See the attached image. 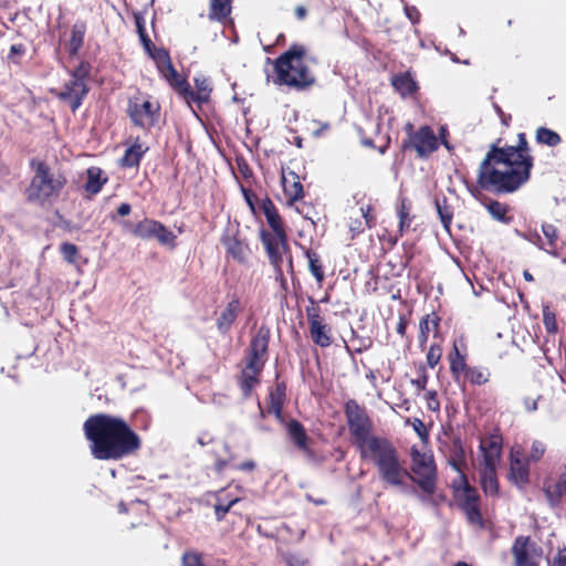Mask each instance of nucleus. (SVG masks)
Listing matches in <instances>:
<instances>
[{"label": "nucleus", "instance_id": "1", "mask_svg": "<svg viewBox=\"0 0 566 566\" xmlns=\"http://www.w3.org/2000/svg\"><path fill=\"white\" fill-rule=\"evenodd\" d=\"M532 159L524 134L517 146L493 147L481 164L480 181L483 186L513 191L530 177Z\"/></svg>", "mask_w": 566, "mask_h": 566}, {"label": "nucleus", "instance_id": "2", "mask_svg": "<svg viewBox=\"0 0 566 566\" xmlns=\"http://www.w3.org/2000/svg\"><path fill=\"white\" fill-rule=\"evenodd\" d=\"M91 452L98 460H118L140 447L138 436L120 418L94 415L84 422Z\"/></svg>", "mask_w": 566, "mask_h": 566}, {"label": "nucleus", "instance_id": "3", "mask_svg": "<svg viewBox=\"0 0 566 566\" xmlns=\"http://www.w3.org/2000/svg\"><path fill=\"white\" fill-rule=\"evenodd\" d=\"M144 49L149 56L156 62L159 72L168 81V83L178 91L189 103L190 99L199 103L206 102L209 96V82L205 77H196L195 83L197 94L190 91L189 84L174 69L168 52L163 48H157L150 38H140Z\"/></svg>", "mask_w": 566, "mask_h": 566}, {"label": "nucleus", "instance_id": "4", "mask_svg": "<svg viewBox=\"0 0 566 566\" xmlns=\"http://www.w3.org/2000/svg\"><path fill=\"white\" fill-rule=\"evenodd\" d=\"M272 82L296 90H304L314 84L315 77L302 48H292L274 62Z\"/></svg>", "mask_w": 566, "mask_h": 566}, {"label": "nucleus", "instance_id": "5", "mask_svg": "<svg viewBox=\"0 0 566 566\" xmlns=\"http://www.w3.org/2000/svg\"><path fill=\"white\" fill-rule=\"evenodd\" d=\"M366 458L376 463L380 479L389 486L402 488L410 478L396 451L387 441L375 444Z\"/></svg>", "mask_w": 566, "mask_h": 566}, {"label": "nucleus", "instance_id": "6", "mask_svg": "<svg viewBox=\"0 0 566 566\" xmlns=\"http://www.w3.org/2000/svg\"><path fill=\"white\" fill-rule=\"evenodd\" d=\"M480 452L478 469L482 489L486 495H496L499 492L496 467L501 459V438L492 436L482 440Z\"/></svg>", "mask_w": 566, "mask_h": 566}, {"label": "nucleus", "instance_id": "7", "mask_svg": "<svg viewBox=\"0 0 566 566\" xmlns=\"http://www.w3.org/2000/svg\"><path fill=\"white\" fill-rule=\"evenodd\" d=\"M346 416L350 433L355 438L363 457H367L369 450L375 444L381 443L384 440L370 436V421L363 408L355 401L350 400L346 403Z\"/></svg>", "mask_w": 566, "mask_h": 566}, {"label": "nucleus", "instance_id": "8", "mask_svg": "<svg viewBox=\"0 0 566 566\" xmlns=\"http://www.w3.org/2000/svg\"><path fill=\"white\" fill-rule=\"evenodd\" d=\"M269 329L260 327L251 342V357L242 370L241 388L247 395L256 384L263 368V356L268 349Z\"/></svg>", "mask_w": 566, "mask_h": 566}, {"label": "nucleus", "instance_id": "9", "mask_svg": "<svg viewBox=\"0 0 566 566\" xmlns=\"http://www.w3.org/2000/svg\"><path fill=\"white\" fill-rule=\"evenodd\" d=\"M64 182L61 176L52 174L45 165L40 164L28 188V198L32 201L43 202L57 195Z\"/></svg>", "mask_w": 566, "mask_h": 566}, {"label": "nucleus", "instance_id": "10", "mask_svg": "<svg viewBox=\"0 0 566 566\" xmlns=\"http://www.w3.org/2000/svg\"><path fill=\"white\" fill-rule=\"evenodd\" d=\"M451 465L460 473L459 481H454V494L459 504L464 509L468 518L472 523H479L481 520L479 511V496L476 490L468 484L464 475L461 473L460 464L455 460L450 461Z\"/></svg>", "mask_w": 566, "mask_h": 566}, {"label": "nucleus", "instance_id": "11", "mask_svg": "<svg viewBox=\"0 0 566 566\" xmlns=\"http://www.w3.org/2000/svg\"><path fill=\"white\" fill-rule=\"evenodd\" d=\"M123 226L125 230L130 231L135 237L139 239H157L158 242L163 245H168L170 248L175 245V234L158 221L144 219L135 226L130 224L129 222H124Z\"/></svg>", "mask_w": 566, "mask_h": 566}, {"label": "nucleus", "instance_id": "12", "mask_svg": "<svg viewBox=\"0 0 566 566\" xmlns=\"http://www.w3.org/2000/svg\"><path fill=\"white\" fill-rule=\"evenodd\" d=\"M412 472L415 481L426 493H432L436 479V465L432 455L412 452Z\"/></svg>", "mask_w": 566, "mask_h": 566}, {"label": "nucleus", "instance_id": "13", "mask_svg": "<svg viewBox=\"0 0 566 566\" xmlns=\"http://www.w3.org/2000/svg\"><path fill=\"white\" fill-rule=\"evenodd\" d=\"M514 566H538L543 549L530 537H517L512 546Z\"/></svg>", "mask_w": 566, "mask_h": 566}, {"label": "nucleus", "instance_id": "14", "mask_svg": "<svg viewBox=\"0 0 566 566\" xmlns=\"http://www.w3.org/2000/svg\"><path fill=\"white\" fill-rule=\"evenodd\" d=\"M88 74V66L82 63L72 75V80L65 85L61 97L70 102L72 111H76L81 105L82 98L86 95L88 88L85 77Z\"/></svg>", "mask_w": 566, "mask_h": 566}, {"label": "nucleus", "instance_id": "15", "mask_svg": "<svg viewBox=\"0 0 566 566\" xmlns=\"http://www.w3.org/2000/svg\"><path fill=\"white\" fill-rule=\"evenodd\" d=\"M261 237L272 265L280 271L286 260L291 266L292 261L287 253L286 233L271 234L263 231Z\"/></svg>", "mask_w": 566, "mask_h": 566}, {"label": "nucleus", "instance_id": "16", "mask_svg": "<svg viewBox=\"0 0 566 566\" xmlns=\"http://www.w3.org/2000/svg\"><path fill=\"white\" fill-rule=\"evenodd\" d=\"M159 105L145 98H135L129 103V115L132 120L142 127H150L158 116Z\"/></svg>", "mask_w": 566, "mask_h": 566}, {"label": "nucleus", "instance_id": "17", "mask_svg": "<svg viewBox=\"0 0 566 566\" xmlns=\"http://www.w3.org/2000/svg\"><path fill=\"white\" fill-rule=\"evenodd\" d=\"M410 142L419 156L429 155L438 148V139L427 126L421 127L415 133L410 137Z\"/></svg>", "mask_w": 566, "mask_h": 566}, {"label": "nucleus", "instance_id": "18", "mask_svg": "<svg viewBox=\"0 0 566 566\" xmlns=\"http://www.w3.org/2000/svg\"><path fill=\"white\" fill-rule=\"evenodd\" d=\"M510 479L518 488H522L528 479V468L518 450L511 453Z\"/></svg>", "mask_w": 566, "mask_h": 566}, {"label": "nucleus", "instance_id": "19", "mask_svg": "<svg viewBox=\"0 0 566 566\" xmlns=\"http://www.w3.org/2000/svg\"><path fill=\"white\" fill-rule=\"evenodd\" d=\"M310 331L312 339L322 347H327L332 339L329 335V327L323 322L317 314H310Z\"/></svg>", "mask_w": 566, "mask_h": 566}, {"label": "nucleus", "instance_id": "20", "mask_svg": "<svg viewBox=\"0 0 566 566\" xmlns=\"http://www.w3.org/2000/svg\"><path fill=\"white\" fill-rule=\"evenodd\" d=\"M282 185L285 195L289 198V203L292 205L294 201L303 197V186L298 180V176L293 171L282 172Z\"/></svg>", "mask_w": 566, "mask_h": 566}, {"label": "nucleus", "instance_id": "21", "mask_svg": "<svg viewBox=\"0 0 566 566\" xmlns=\"http://www.w3.org/2000/svg\"><path fill=\"white\" fill-rule=\"evenodd\" d=\"M240 310L241 306L238 300H232L229 302L218 318V328L223 332L228 331L237 318Z\"/></svg>", "mask_w": 566, "mask_h": 566}, {"label": "nucleus", "instance_id": "22", "mask_svg": "<svg viewBox=\"0 0 566 566\" xmlns=\"http://www.w3.org/2000/svg\"><path fill=\"white\" fill-rule=\"evenodd\" d=\"M233 0H210L209 18L218 21H227L231 13Z\"/></svg>", "mask_w": 566, "mask_h": 566}, {"label": "nucleus", "instance_id": "23", "mask_svg": "<svg viewBox=\"0 0 566 566\" xmlns=\"http://www.w3.org/2000/svg\"><path fill=\"white\" fill-rule=\"evenodd\" d=\"M224 245L228 254L232 259L238 262L245 261L249 253V248L244 242L238 240L237 238L229 237L224 240Z\"/></svg>", "mask_w": 566, "mask_h": 566}, {"label": "nucleus", "instance_id": "24", "mask_svg": "<svg viewBox=\"0 0 566 566\" xmlns=\"http://www.w3.org/2000/svg\"><path fill=\"white\" fill-rule=\"evenodd\" d=\"M148 149L146 145L140 143L139 140H136L127 150L125 151V155L122 158L123 166L126 167H134L137 166L145 154V151Z\"/></svg>", "mask_w": 566, "mask_h": 566}, {"label": "nucleus", "instance_id": "25", "mask_svg": "<svg viewBox=\"0 0 566 566\" xmlns=\"http://www.w3.org/2000/svg\"><path fill=\"white\" fill-rule=\"evenodd\" d=\"M107 178L103 176V171L98 167H91L87 169V181L85 189L91 195L99 192Z\"/></svg>", "mask_w": 566, "mask_h": 566}, {"label": "nucleus", "instance_id": "26", "mask_svg": "<svg viewBox=\"0 0 566 566\" xmlns=\"http://www.w3.org/2000/svg\"><path fill=\"white\" fill-rule=\"evenodd\" d=\"M392 85L402 96L410 95L417 90V84L409 74H402L394 77Z\"/></svg>", "mask_w": 566, "mask_h": 566}, {"label": "nucleus", "instance_id": "27", "mask_svg": "<svg viewBox=\"0 0 566 566\" xmlns=\"http://www.w3.org/2000/svg\"><path fill=\"white\" fill-rule=\"evenodd\" d=\"M264 214L269 226L272 229V232H270L271 234L285 233L282 220L272 203L264 206Z\"/></svg>", "mask_w": 566, "mask_h": 566}, {"label": "nucleus", "instance_id": "28", "mask_svg": "<svg viewBox=\"0 0 566 566\" xmlns=\"http://www.w3.org/2000/svg\"><path fill=\"white\" fill-rule=\"evenodd\" d=\"M289 434L297 444V447L305 449L306 448V434L304 432L303 427L295 420H292L287 426Z\"/></svg>", "mask_w": 566, "mask_h": 566}, {"label": "nucleus", "instance_id": "29", "mask_svg": "<svg viewBox=\"0 0 566 566\" xmlns=\"http://www.w3.org/2000/svg\"><path fill=\"white\" fill-rule=\"evenodd\" d=\"M536 139L538 143L548 146H556L560 143V137L557 133L544 127L537 129Z\"/></svg>", "mask_w": 566, "mask_h": 566}, {"label": "nucleus", "instance_id": "30", "mask_svg": "<svg viewBox=\"0 0 566 566\" xmlns=\"http://www.w3.org/2000/svg\"><path fill=\"white\" fill-rule=\"evenodd\" d=\"M357 214L358 217L355 218L350 224H349V229L352 232L354 233H358L360 231H363V221L361 219L364 220L365 224L370 227V222H371V219L369 217V208H359L358 211H357Z\"/></svg>", "mask_w": 566, "mask_h": 566}, {"label": "nucleus", "instance_id": "31", "mask_svg": "<svg viewBox=\"0 0 566 566\" xmlns=\"http://www.w3.org/2000/svg\"><path fill=\"white\" fill-rule=\"evenodd\" d=\"M306 255L308 259L310 271L314 275L316 281L321 284L324 280V272L319 264V258L315 252L312 251H307Z\"/></svg>", "mask_w": 566, "mask_h": 566}, {"label": "nucleus", "instance_id": "32", "mask_svg": "<svg viewBox=\"0 0 566 566\" xmlns=\"http://www.w3.org/2000/svg\"><path fill=\"white\" fill-rule=\"evenodd\" d=\"M284 396H285L284 388H282L281 386H277L276 389L273 392H271V395H270V398H271L270 411L273 412L276 417H280V415H281Z\"/></svg>", "mask_w": 566, "mask_h": 566}, {"label": "nucleus", "instance_id": "33", "mask_svg": "<svg viewBox=\"0 0 566 566\" xmlns=\"http://www.w3.org/2000/svg\"><path fill=\"white\" fill-rule=\"evenodd\" d=\"M82 40V38H69L66 41L61 42L59 48L62 52L69 53L71 57L75 56L83 45Z\"/></svg>", "mask_w": 566, "mask_h": 566}, {"label": "nucleus", "instance_id": "34", "mask_svg": "<svg viewBox=\"0 0 566 566\" xmlns=\"http://www.w3.org/2000/svg\"><path fill=\"white\" fill-rule=\"evenodd\" d=\"M488 211L490 214L501 222L507 223L510 221L509 218H506L507 208L505 205L500 203L497 201L490 202L488 205Z\"/></svg>", "mask_w": 566, "mask_h": 566}, {"label": "nucleus", "instance_id": "35", "mask_svg": "<svg viewBox=\"0 0 566 566\" xmlns=\"http://www.w3.org/2000/svg\"><path fill=\"white\" fill-rule=\"evenodd\" d=\"M450 368L454 375H460L465 368L464 357L459 353L454 346V353L450 357Z\"/></svg>", "mask_w": 566, "mask_h": 566}, {"label": "nucleus", "instance_id": "36", "mask_svg": "<svg viewBox=\"0 0 566 566\" xmlns=\"http://www.w3.org/2000/svg\"><path fill=\"white\" fill-rule=\"evenodd\" d=\"M543 322H544L546 329L549 333L556 332L557 325H556L555 314L552 311H549V308L547 306H545L543 310Z\"/></svg>", "mask_w": 566, "mask_h": 566}, {"label": "nucleus", "instance_id": "37", "mask_svg": "<svg viewBox=\"0 0 566 566\" xmlns=\"http://www.w3.org/2000/svg\"><path fill=\"white\" fill-rule=\"evenodd\" d=\"M437 327V322L434 318H424L421 323H420V340L421 342H426L427 338H428V334L436 329Z\"/></svg>", "mask_w": 566, "mask_h": 566}, {"label": "nucleus", "instance_id": "38", "mask_svg": "<svg viewBox=\"0 0 566 566\" xmlns=\"http://www.w3.org/2000/svg\"><path fill=\"white\" fill-rule=\"evenodd\" d=\"M133 20L137 35H148L145 15L140 12H135L133 14Z\"/></svg>", "mask_w": 566, "mask_h": 566}, {"label": "nucleus", "instance_id": "39", "mask_svg": "<svg viewBox=\"0 0 566 566\" xmlns=\"http://www.w3.org/2000/svg\"><path fill=\"white\" fill-rule=\"evenodd\" d=\"M61 252H62V255L63 258L70 262V263H73L75 261V256L77 254V249L74 244L72 243H64L62 247H61Z\"/></svg>", "mask_w": 566, "mask_h": 566}, {"label": "nucleus", "instance_id": "40", "mask_svg": "<svg viewBox=\"0 0 566 566\" xmlns=\"http://www.w3.org/2000/svg\"><path fill=\"white\" fill-rule=\"evenodd\" d=\"M543 233L547 239L549 247H553L557 240V230L553 224L545 223L542 227Z\"/></svg>", "mask_w": 566, "mask_h": 566}, {"label": "nucleus", "instance_id": "41", "mask_svg": "<svg viewBox=\"0 0 566 566\" xmlns=\"http://www.w3.org/2000/svg\"><path fill=\"white\" fill-rule=\"evenodd\" d=\"M545 452V446L541 441H534L532 444V450L530 453V459L533 461H538Z\"/></svg>", "mask_w": 566, "mask_h": 566}, {"label": "nucleus", "instance_id": "42", "mask_svg": "<svg viewBox=\"0 0 566 566\" xmlns=\"http://www.w3.org/2000/svg\"><path fill=\"white\" fill-rule=\"evenodd\" d=\"M441 358V349L439 347L431 346L428 355H427V361L430 367H434Z\"/></svg>", "mask_w": 566, "mask_h": 566}, {"label": "nucleus", "instance_id": "43", "mask_svg": "<svg viewBox=\"0 0 566 566\" xmlns=\"http://www.w3.org/2000/svg\"><path fill=\"white\" fill-rule=\"evenodd\" d=\"M437 209L444 229L449 231L452 214L446 208H442L439 202H437Z\"/></svg>", "mask_w": 566, "mask_h": 566}, {"label": "nucleus", "instance_id": "44", "mask_svg": "<svg viewBox=\"0 0 566 566\" xmlns=\"http://www.w3.org/2000/svg\"><path fill=\"white\" fill-rule=\"evenodd\" d=\"M239 501L238 497L231 500L227 505H223L222 503H217L214 506L216 515L218 520H221L224 514L230 510V507Z\"/></svg>", "mask_w": 566, "mask_h": 566}, {"label": "nucleus", "instance_id": "45", "mask_svg": "<svg viewBox=\"0 0 566 566\" xmlns=\"http://www.w3.org/2000/svg\"><path fill=\"white\" fill-rule=\"evenodd\" d=\"M184 565L185 566H203L201 559L196 553H187L184 556Z\"/></svg>", "mask_w": 566, "mask_h": 566}, {"label": "nucleus", "instance_id": "46", "mask_svg": "<svg viewBox=\"0 0 566 566\" xmlns=\"http://www.w3.org/2000/svg\"><path fill=\"white\" fill-rule=\"evenodd\" d=\"M24 52H25V46L24 45H22V44H13V45H11L10 54H9L8 57L10 60H12L13 62H17L18 57L20 55H22Z\"/></svg>", "mask_w": 566, "mask_h": 566}, {"label": "nucleus", "instance_id": "47", "mask_svg": "<svg viewBox=\"0 0 566 566\" xmlns=\"http://www.w3.org/2000/svg\"><path fill=\"white\" fill-rule=\"evenodd\" d=\"M426 398H427V402H428V408L430 410H438L439 409V401L437 399V396H436V392L434 391H428L426 394Z\"/></svg>", "mask_w": 566, "mask_h": 566}, {"label": "nucleus", "instance_id": "48", "mask_svg": "<svg viewBox=\"0 0 566 566\" xmlns=\"http://www.w3.org/2000/svg\"><path fill=\"white\" fill-rule=\"evenodd\" d=\"M409 212L406 209L405 205L402 203L401 209L399 211V219H400V230H403L405 227H409L410 220H409Z\"/></svg>", "mask_w": 566, "mask_h": 566}, {"label": "nucleus", "instance_id": "49", "mask_svg": "<svg viewBox=\"0 0 566 566\" xmlns=\"http://www.w3.org/2000/svg\"><path fill=\"white\" fill-rule=\"evenodd\" d=\"M552 566H566V548L559 549L553 558Z\"/></svg>", "mask_w": 566, "mask_h": 566}, {"label": "nucleus", "instance_id": "50", "mask_svg": "<svg viewBox=\"0 0 566 566\" xmlns=\"http://www.w3.org/2000/svg\"><path fill=\"white\" fill-rule=\"evenodd\" d=\"M406 14L409 18V20L412 22V24H416L420 21V12L415 7H407L406 8Z\"/></svg>", "mask_w": 566, "mask_h": 566}, {"label": "nucleus", "instance_id": "51", "mask_svg": "<svg viewBox=\"0 0 566 566\" xmlns=\"http://www.w3.org/2000/svg\"><path fill=\"white\" fill-rule=\"evenodd\" d=\"M427 380H428V377L426 375H422L421 377L412 380L411 382L417 389L423 390L426 388Z\"/></svg>", "mask_w": 566, "mask_h": 566}, {"label": "nucleus", "instance_id": "52", "mask_svg": "<svg viewBox=\"0 0 566 566\" xmlns=\"http://www.w3.org/2000/svg\"><path fill=\"white\" fill-rule=\"evenodd\" d=\"M294 14L297 20H304L307 17V9L304 6H297L294 9Z\"/></svg>", "mask_w": 566, "mask_h": 566}, {"label": "nucleus", "instance_id": "53", "mask_svg": "<svg viewBox=\"0 0 566 566\" xmlns=\"http://www.w3.org/2000/svg\"><path fill=\"white\" fill-rule=\"evenodd\" d=\"M241 471H252L255 468V463L252 460L244 461L237 467Z\"/></svg>", "mask_w": 566, "mask_h": 566}, {"label": "nucleus", "instance_id": "54", "mask_svg": "<svg viewBox=\"0 0 566 566\" xmlns=\"http://www.w3.org/2000/svg\"><path fill=\"white\" fill-rule=\"evenodd\" d=\"M129 212L130 206L128 203H122L117 209V213L122 217L129 214Z\"/></svg>", "mask_w": 566, "mask_h": 566}, {"label": "nucleus", "instance_id": "55", "mask_svg": "<svg viewBox=\"0 0 566 566\" xmlns=\"http://www.w3.org/2000/svg\"><path fill=\"white\" fill-rule=\"evenodd\" d=\"M286 562H287L289 566H303L304 565L303 560H300L298 558H296L294 556L289 557Z\"/></svg>", "mask_w": 566, "mask_h": 566}, {"label": "nucleus", "instance_id": "56", "mask_svg": "<svg viewBox=\"0 0 566 566\" xmlns=\"http://www.w3.org/2000/svg\"><path fill=\"white\" fill-rule=\"evenodd\" d=\"M226 465H227V462H226V461H223V460H219V461H217V463H216V470H217L218 472H221V471H223V469L226 468Z\"/></svg>", "mask_w": 566, "mask_h": 566}, {"label": "nucleus", "instance_id": "57", "mask_svg": "<svg viewBox=\"0 0 566 566\" xmlns=\"http://www.w3.org/2000/svg\"><path fill=\"white\" fill-rule=\"evenodd\" d=\"M524 277L526 281H530V282L533 281L532 274H530L527 271L524 272Z\"/></svg>", "mask_w": 566, "mask_h": 566}, {"label": "nucleus", "instance_id": "58", "mask_svg": "<svg viewBox=\"0 0 566 566\" xmlns=\"http://www.w3.org/2000/svg\"><path fill=\"white\" fill-rule=\"evenodd\" d=\"M403 332H405V325L402 323H400L398 325V333L403 334Z\"/></svg>", "mask_w": 566, "mask_h": 566}, {"label": "nucleus", "instance_id": "59", "mask_svg": "<svg viewBox=\"0 0 566 566\" xmlns=\"http://www.w3.org/2000/svg\"><path fill=\"white\" fill-rule=\"evenodd\" d=\"M496 111L502 116V122L506 125V118L503 116L501 108L496 107Z\"/></svg>", "mask_w": 566, "mask_h": 566}, {"label": "nucleus", "instance_id": "60", "mask_svg": "<svg viewBox=\"0 0 566 566\" xmlns=\"http://www.w3.org/2000/svg\"><path fill=\"white\" fill-rule=\"evenodd\" d=\"M230 27H231V32H233V35H237L232 21H230Z\"/></svg>", "mask_w": 566, "mask_h": 566}, {"label": "nucleus", "instance_id": "61", "mask_svg": "<svg viewBox=\"0 0 566 566\" xmlns=\"http://www.w3.org/2000/svg\"><path fill=\"white\" fill-rule=\"evenodd\" d=\"M454 566H470V565H468L467 563L460 562V563H457Z\"/></svg>", "mask_w": 566, "mask_h": 566}, {"label": "nucleus", "instance_id": "62", "mask_svg": "<svg viewBox=\"0 0 566 566\" xmlns=\"http://www.w3.org/2000/svg\"><path fill=\"white\" fill-rule=\"evenodd\" d=\"M198 442H199L201 446H205V441H203L201 438H199V439H198Z\"/></svg>", "mask_w": 566, "mask_h": 566}, {"label": "nucleus", "instance_id": "63", "mask_svg": "<svg viewBox=\"0 0 566 566\" xmlns=\"http://www.w3.org/2000/svg\"><path fill=\"white\" fill-rule=\"evenodd\" d=\"M119 510H120V511H125V509H124V505H123V504H119Z\"/></svg>", "mask_w": 566, "mask_h": 566}, {"label": "nucleus", "instance_id": "64", "mask_svg": "<svg viewBox=\"0 0 566 566\" xmlns=\"http://www.w3.org/2000/svg\"><path fill=\"white\" fill-rule=\"evenodd\" d=\"M562 262H563L564 264H566V258H565V259H563V261H562Z\"/></svg>", "mask_w": 566, "mask_h": 566}]
</instances>
